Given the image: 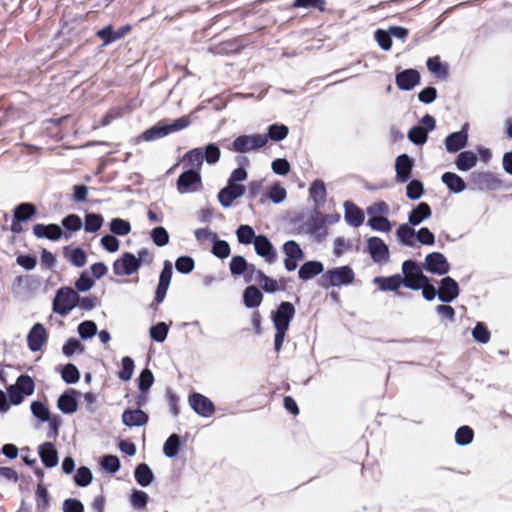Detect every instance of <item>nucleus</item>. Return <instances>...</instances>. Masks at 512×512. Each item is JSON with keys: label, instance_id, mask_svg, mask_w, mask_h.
<instances>
[{"label": "nucleus", "instance_id": "nucleus-43", "mask_svg": "<svg viewBox=\"0 0 512 512\" xmlns=\"http://www.w3.org/2000/svg\"><path fill=\"white\" fill-rule=\"evenodd\" d=\"M134 367V361L131 357H123L121 360V370L118 373V377L123 381L130 380L133 376Z\"/></svg>", "mask_w": 512, "mask_h": 512}, {"label": "nucleus", "instance_id": "nucleus-27", "mask_svg": "<svg viewBox=\"0 0 512 512\" xmlns=\"http://www.w3.org/2000/svg\"><path fill=\"white\" fill-rule=\"evenodd\" d=\"M431 214L430 206L427 203L422 202L411 211L408 217V222L410 225L417 226L425 219H428Z\"/></svg>", "mask_w": 512, "mask_h": 512}, {"label": "nucleus", "instance_id": "nucleus-22", "mask_svg": "<svg viewBox=\"0 0 512 512\" xmlns=\"http://www.w3.org/2000/svg\"><path fill=\"white\" fill-rule=\"evenodd\" d=\"M412 167L413 160L407 154L398 156L395 163L397 181L406 182L410 177Z\"/></svg>", "mask_w": 512, "mask_h": 512}, {"label": "nucleus", "instance_id": "nucleus-40", "mask_svg": "<svg viewBox=\"0 0 512 512\" xmlns=\"http://www.w3.org/2000/svg\"><path fill=\"white\" fill-rule=\"evenodd\" d=\"M236 236L241 244H254V240L257 237L253 228L249 225H240L236 230Z\"/></svg>", "mask_w": 512, "mask_h": 512}, {"label": "nucleus", "instance_id": "nucleus-12", "mask_svg": "<svg viewBox=\"0 0 512 512\" xmlns=\"http://www.w3.org/2000/svg\"><path fill=\"white\" fill-rule=\"evenodd\" d=\"M245 191L246 188L244 185L228 182L227 186L219 191L218 200L223 207L228 208L232 205L234 200L242 197Z\"/></svg>", "mask_w": 512, "mask_h": 512}, {"label": "nucleus", "instance_id": "nucleus-47", "mask_svg": "<svg viewBox=\"0 0 512 512\" xmlns=\"http://www.w3.org/2000/svg\"><path fill=\"white\" fill-rule=\"evenodd\" d=\"M427 67L438 78H445L447 75V68L441 63L439 57L429 58L427 60Z\"/></svg>", "mask_w": 512, "mask_h": 512}, {"label": "nucleus", "instance_id": "nucleus-9", "mask_svg": "<svg viewBox=\"0 0 512 512\" xmlns=\"http://www.w3.org/2000/svg\"><path fill=\"white\" fill-rule=\"evenodd\" d=\"M139 263L136 261V255L126 252L113 263V272L117 276L132 275L139 269Z\"/></svg>", "mask_w": 512, "mask_h": 512}, {"label": "nucleus", "instance_id": "nucleus-38", "mask_svg": "<svg viewBox=\"0 0 512 512\" xmlns=\"http://www.w3.org/2000/svg\"><path fill=\"white\" fill-rule=\"evenodd\" d=\"M169 135L167 131L166 124L164 123H158L157 125L151 127L150 129L146 130L142 134V139L145 141H152L155 139H159L162 137H165Z\"/></svg>", "mask_w": 512, "mask_h": 512}, {"label": "nucleus", "instance_id": "nucleus-20", "mask_svg": "<svg viewBox=\"0 0 512 512\" xmlns=\"http://www.w3.org/2000/svg\"><path fill=\"white\" fill-rule=\"evenodd\" d=\"M344 218L348 225L352 227H360L365 220V215L362 209H360L358 206H356L352 202H345L344 203Z\"/></svg>", "mask_w": 512, "mask_h": 512}, {"label": "nucleus", "instance_id": "nucleus-19", "mask_svg": "<svg viewBox=\"0 0 512 512\" xmlns=\"http://www.w3.org/2000/svg\"><path fill=\"white\" fill-rule=\"evenodd\" d=\"M459 295L457 282L451 277H445L441 280L438 297L443 302H451Z\"/></svg>", "mask_w": 512, "mask_h": 512}, {"label": "nucleus", "instance_id": "nucleus-50", "mask_svg": "<svg viewBox=\"0 0 512 512\" xmlns=\"http://www.w3.org/2000/svg\"><path fill=\"white\" fill-rule=\"evenodd\" d=\"M103 224V217L99 214L89 213L85 217V230L87 232L98 231Z\"/></svg>", "mask_w": 512, "mask_h": 512}, {"label": "nucleus", "instance_id": "nucleus-29", "mask_svg": "<svg viewBox=\"0 0 512 512\" xmlns=\"http://www.w3.org/2000/svg\"><path fill=\"white\" fill-rule=\"evenodd\" d=\"M323 264L319 261H308L304 263L298 272L299 278L302 280H309L314 276L323 272Z\"/></svg>", "mask_w": 512, "mask_h": 512}, {"label": "nucleus", "instance_id": "nucleus-37", "mask_svg": "<svg viewBox=\"0 0 512 512\" xmlns=\"http://www.w3.org/2000/svg\"><path fill=\"white\" fill-rule=\"evenodd\" d=\"M262 294L255 286H249L244 292V303L249 308L257 307L261 304Z\"/></svg>", "mask_w": 512, "mask_h": 512}, {"label": "nucleus", "instance_id": "nucleus-41", "mask_svg": "<svg viewBox=\"0 0 512 512\" xmlns=\"http://www.w3.org/2000/svg\"><path fill=\"white\" fill-rule=\"evenodd\" d=\"M368 225L372 230L387 233L392 229V224L385 216L370 217Z\"/></svg>", "mask_w": 512, "mask_h": 512}, {"label": "nucleus", "instance_id": "nucleus-63", "mask_svg": "<svg viewBox=\"0 0 512 512\" xmlns=\"http://www.w3.org/2000/svg\"><path fill=\"white\" fill-rule=\"evenodd\" d=\"M407 197L412 200L419 199L423 194V185L420 181L412 180L407 185L406 190Z\"/></svg>", "mask_w": 512, "mask_h": 512}, {"label": "nucleus", "instance_id": "nucleus-42", "mask_svg": "<svg viewBox=\"0 0 512 512\" xmlns=\"http://www.w3.org/2000/svg\"><path fill=\"white\" fill-rule=\"evenodd\" d=\"M35 214V207L30 203H22L15 208L14 218L17 221H26Z\"/></svg>", "mask_w": 512, "mask_h": 512}, {"label": "nucleus", "instance_id": "nucleus-3", "mask_svg": "<svg viewBox=\"0 0 512 512\" xmlns=\"http://www.w3.org/2000/svg\"><path fill=\"white\" fill-rule=\"evenodd\" d=\"M79 295L70 287H61L57 290L52 303L53 312L62 317L67 316L78 304Z\"/></svg>", "mask_w": 512, "mask_h": 512}, {"label": "nucleus", "instance_id": "nucleus-58", "mask_svg": "<svg viewBox=\"0 0 512 512\" xmlns=\"http://www.w3.org/2000/svg\"><path fill=\"white\" fill-rule=\"evenodd\" d=\"M168 334V326L164 322H160L150 328V336L157 342H163Z\"/></svg>", "mask_w": 512, "mask_h": 512}, {"label": "nucleus", "instance_id": "nucleus-36", "mask_svg": "<svg viewBox=\"0 0 512 512\" xmlns=\"http://www.w3.org/2000/svg\"><path fill=\"white\" fill-rule=\"evenodd\" d=\"M153 473L147 464H140L135 470V479L141 486H148L153 481Z\"/></svg>", "mask_w": 512, "mask_h": 512}, {"label": "nucleus", "instance_id": "nucleus-57", "mask_svg": "<svg viewBox=\"0 0 512 512\" xmlns=\"http://www.w3.org/2000/svg\"><path fill=\"white\" fill-rule=\"evenodd\" d=\"M408 138L417 145L424 144L427 140V131L420 126L413 127L408 133Z\"/></svg>", "mask_w": 512, "mask_h": 512}, {"label": "nucleus", "instance_id": "nucleus-18", "mask_svg": "<svg viewBox=\"0 0 512 512\" xmlns=\"http://www.w3.org/2000/svg\"><path fill=\"white\" fill-rule=\"evenodd\" d=\"M81 395L80 392L69 389L65 391L58 399V408L66 414H72L77 411V399Z\"/></svg>", "mask_w": 512, "mask_h": 512}, {"label": "nucleus", "instance_id": "nucleus-60", "mask_svg": "<svg viewBox=\"0 0 512 512\" xmlns=\"http://www.w3.org/2000/svg\"><path fill=\"white\" fill-rule=\"evenodd\" d=\"M153 242L157 246H165L169 242V235L165 228L156 227L151 232Z\"/></svg>", "mask_w": 512, "mask_h": 512}, {"label": "nucleus", "instance_id": "nucleus-45", "mask_svg": "<svg viewBox=\"0 0 512 512\" xmlns=\"http://www.w3.org/2000/svg\"><path fill=\"white\" fill-rule=\"evenodd\" d=\"M246 269L255 271L254 266H248L246 260L242 256H235L230 262V270L232 274L240 275L243 274Z\"/></svg>", "mask_w": 512, "mask_h": 512}, {"label": "nucleus", "instance_id": "nucleus-49", "mask_svg": "<svg viewBox=\"0 0 512 512\" xmlns=\"http://www.w3.org/2000/svg\"><path fill=\"white\" fill-rule=\"evenodd\" d=\"M267 196L273 203L279 204L285 200L287 192L280 184H275L269 188Z\"/></svg>", "mask_w": 512, "mask_h": 512}, {"label": "nucleus", "instance_id": "nucleus-33", "mask_svg": "<svg viewBox=\"0 0 512 512\" xmlns=\"http://www.w3.org/2000/svg\"><path fill=\"white\" fill-rule=\"evenodd\" d=\"M65 257L69 262L76 267H83L87 262V256L81 248H69L64 249Z\"/></svg>", "mask_w": 512, "mask_h": 512}, {"label": "nucleus", "instance_id": "nucleus-26", "mask_svg": "<svg viewBox=\"0 0 512 512\" xmlns=\"http://www.w3.org/2000/svg\"><path fill=\"white\" fill-rule=\"evenodd\" d=\"M39 455L47 467H54L58 464V453L50 442L43 443L39 447Z\"/></svg>", "mask_w": 512, "mask_h": 512}, {"label": "nucleus", "instance_id": "nucleus-2", "mask_svg": "<svg viewBox=\"0 0 512 512\" xmlns=\"http://www.w3.org/2000/svg\"><path fill=\"white\" fill-rule=\"evenodd\" d=\"M355 280V273L350 266H339L327 270L322 274L318 283L324 289L351 285Z\"/></svg>", "mask_w": 512, "mask_h": 512}, {"label": "nucleus", "instance_id": "nucleus-48", "mask_svg": "<svg viewBox=\"0 0 512 512\" xmlns=\"http://www.w3.org/2000/svg\"><path fill=\"white\" fill-rule=\"evenodd\" d=\"M110 230L117 235L124 236L131 231V226L128 221L115 218L110 222Z\"/></svg>", "mask_w": 512, "mask_h": 512}, {"label": "nucleus", "instance_id": "nucleus-5", "mask_svg": "<svg viewBox=\"0 0 512 512\" xmlns=\"http://www.w3.org/2000/svg\"><path fill=\"white\" fill-rule=\"evenodd\" d=\"M267 144L265 134L240 135L234 139L230 149L238 153H249L256 151Z\"/></svg>", "mask_w": 512, "mask_h": 512}, {"label": "nucleus", "instance_id": "nucleus-32", "mask_svg": "<svg viewBox=\"0 0 512 512\" xmlns=\"http://www.w3.org/2000/svg\"><path fill=\"white\" fill-rule=\"evenodd\" d=\"M396 236L406 246L413 247L415 245L416 232L409 224H401L396 231Z\"/></svg>", "mask_w": 512, "mask_h": 512}, {"label": "nucleus", "instance_id": "nucleus-55", "mask_svg": "<svg viewBox=\"0 0 512 512\" xmlns=\"http://www.w3.org/2000/svg\"><path fill=\"white\" fill-rule=\"evenodd\" d=\"M97 332V326L95 322L87 320L79 324L78 333L81 338L88 339L93 337Z\"/></svg>", "mask_w": 512, "mask_h": 512}, {"label": "nucleus", "instance_id": "nucleus-51", "mask_svg": "<svg viewBox=\"0 0 512 512\" xmlns=\"http://www.w3.org/2000/svg\"><path fill=\"white\" fill-rule=\"evenodd\" d=\"M473 430L469 426L460 427L455 434V441L458 445H467L473 440Z\"/></svg>", "mask_w": 512, "mask_h": 512}, {"label": "nucleus", "instance_id": "nucleus-25", "mask_svg": "<svg viewBox=\"0 0 512 512\" xmlns=\"http://www.w3.org/2000/svg\"><path fill=\"white\" fill-rule=\"evenodd\" d=\"M204 161V152L203 148H195L188 151L182 159L185 167L187 169H193L200 172L201 166Z\"/></svg>", "mask_w": 512, "mask_h": 512}, {"label": "nucleus", "instance_id": "nucleus-8", "mask_svg": "<svg viewBox=\"0 0 512 512\" xmlns=\"http://www.w3.org/2000/svg\"><path fill=\"white\" fill-rule=\"evenodd\" d=\"M367 249L375 263L386 264L389 260V248L379 237L373 236L367 240Z\"/></svg>", "mask_w": 512, "mask_h": 512}, {"label": "nucleus", "instance_id": "nucleus-46", "mask_svg": "<svg viewBox=\"0 0 512 512\" xmlns=\"http://www.w3.org/2000/svg\"><path fill=\"white\" fill-rule=\"evenodd\" d=\"M288 128L282 124H273L268 128L267 140L281 141L288 135Z\"/></svg>", "mask_w": 512, "mask_h": 512}, {"label": "nucleus", "instance_id": "nucleus-13", "mask_svg": "<svg viewBox=\"0 0 512 512\" xmlns=\"http://www.w3.org/2000/svg\"><path fill=\"white\" fill-rule=\"evenodd\" d=\"M468 142V124L465 123L460 131L449 134L445 139V147L449 153H455L464 148Z\"/></svg>", "mask_w": 512, "mask_h": 512}, {"label": "nucleus", "instance_id": "nucleus-14", "mask_svg": "<svg viewBox=\"0 0 512 512\" xmlns=\"http://www.w3.org/2000/svg\"><path fill=\"white\" fill-rule=\"evenodd\" d=\"M286 255L284 264L288 271H294L298 266V261L303 259V252L295 241H288L283 246Z\"/></svg>", "mask_w": 512, "mask_h": 512}, {"label": "nucleus", "instance_id": "nucleus-59", "mask_svg": "<svg viewBox=\"0 0 512 512\" xmlns=\"http://www.w3.org/2000/svg\"><path fill=\"white\" fill-rule=\"evenodd\" d=\"M204 152V160L208 164H215L219 161L221 152L218 146L215 144H208L205 149H203Z\"/></svg>", "mask_w": 512, "mask_h": 512}, {"label": "nucleus", "instance_id": "nucleus-54", "mask_svg": "<svg viewBox=\"0 0 512 512\" xmlns=\"http://www.w3.org/2000/svg\"><path fill=\"white\" fill-rule=\"evenodd\" d=\"M36 497H37V510L39 512H46V509L49 505V497L48 492L45 487L42 485H38L36 490Z\"/></svg>", "mask_w": 512, "mask_h": 512}, {"label": "nucleus", "instance_id": "nucleus-11", "mask_svg": "<svg viewBox=\"0 0 512 512\" xmlns=\"http://www.w3.org/2000/svg\"><path fill=\"white\" fill-rule=\"evenodd\" d=\"M424 268L430 273L444 275L450 270V265L443 254L433 252L426 256Z\"/></svg>", "mask_w": 512, "mask_h": 512}, {"label": "nucleus", "instance_id": "nucleus-23", "mask_svg": "<svg viewBox=\"0 0 512 512\" xmlns=\"http://www.w3.org/2000/svg\"><path fill=\"white\" fill-rule=\"evenodd\" d=\"M420 75L414 69H407L396 76V84L402 90H411L418 84Z\"/></svg>", "mask_w": 512, "mask_h": 512}, {"label": "nucleus", "instance_id": "nucleus-16", "mask_svg": "<svg viewBox=\"0 0 512 512\" xmlns=\"http://www.w3.org/2000/svg\"><path fill=\"white\" fill-rule=\"evenodd\" d=\"M254 248L256 253L263 257L266 262L274 263L277 259V253L266 236L258 235L254 240Z\"/></svg>", "mask_w": 512, "mask_h": 512}, {"label": "nucleus", "instance_id": "nucleus-56", "mask_svg": "<svg viewBox=\"0 0 512 512\" xmlns=\"http://www.w3.org/2000/svg\"><path fill=\"white\" fill-rule=\"evenodd\" d=\"M97 36L104 41V45L123 37V33H116L111 26H107L97 32Z\"/></svg>", "mask_w": 512, "mask_h": 512}, {"label": "nucleus", "instance_id": "nucleus-7", "mask_svg": "<svg viewBox=\"0 0 512 512\" xmlns=\"http://www.w3.org/2000/svg\"><path fill=\"white\" fill-rule=\"evenodd\" d=\"M202 189V178L200 172L187 169L177 180V191L180 194L194 193Z\"/></svg>", "mask_w": 512, "mask_h": 512}, {"label": "nucleus", "instance_id": "nucleus-4", "mask_svg": "<svg viewBox=\"0 0 512 512\" xmlns=\"http://www.w3.org/2000/svg\"><path fill=\"white\" fill-rule=\"evenodd\" d=\"M35 390V383L28 375H21L17 378L15 384L7 388L9 402L12 405H20L25 397L31 396Z\"/></svg>", "mask_w": 512, "mask_h": 512}, {"label": "nucleus", "instance_id": "nucleus-24", "mask_svg": "<svg viewBox=\"0 0 512 512\" xmlns=\"http://www.w3.org/2000/svg\"><path fill=\"white\" fill-rule=\"evenodd\" d=\"M473 179L480 190H494L501 186V181L490 172L474 174Z\"/></svg>", "mask_w": 512, "mask_h": 512}, {"label": "nucleus", "instance_id": "nucleus-44", "mask_svg": "<svg viewBox=\"0 0 512 512\" xmlns=\"http://www.w3.org/2000/svg\"><path fill=\"white\" fill-rule=\"evenodd\" d=\"M255 280L261 285L266 292L273 293L278 290V284L275 280L267 277L261 271H255Z\"/></svg>", "mask_w": 512, "mask_h": 512}, {"label": "nucleus", "instance_id": "nucleus-53", "mask_svg": "<svg viewBox=\"0 0 512 512\" xmlns=\"http://www.w3.org/2000/svg\"><path fill=\"white\" fill-rule=\"evenodd\" d=\"M74 481L78 486H88L92 481V472L85 466L80 467L74 476Z\"/></svg>", "mask_w": 512, "mask_h": 512}, {"label": "nucleus", "instance_id": "nucleus-35", "mask_svg": "<svg viewBox=\"0 0 512 512\" xmlns=\"http://www.w3.org/2000/svg\"><path fill=\"white\" fill-rule=\"evenodd\" d=\"M309 194L316 205L323 204L326 200V187L322 180H315L309 188Z\"/></svg>", "mask_w": 512, "mask_h": 512}, {"label": "nucleus", "instance_id": "nucleus-21", "mask_svg": "<svg viewBox=\"0 0 512 512\" xmlns=\"http://www.w3.org/2000/svg\"><path fill=\"white\" fill-rule=\"evenodd\" d=\"M33 233L38 238H47L52 241L59 240L63 235L61 227L57 224H36L33 227Z\"/></svg>", "mask_w": 512, "mask_h": 512}, {"label": "nucleus", "instance_id": "nucleus-39", "mask_svg": "<svg viewBox=\"0 0 512 512\" xmlns=\"http://www.w3.org/2000/svg\"><path fill=\"white\" fill-rule=\"evenodd\" d=\"M180 448V438L177 434H172L168 437L163 446V453L168 458H173L177 455Z\"/></svg>", "mask_w": 512, "mask_h": 512}, {"label": "nucleus", "instance_id": "nucleus-6", "mask_svg": "<svg viewBox=\"0 0 512 512\" xmlns=\"http://www.w3.org/2000/svg\"><path fill=\"white\" fill-rule=\"evenodd\" d=\"M402 271L404 274L403 284L407 288L418 290L427 282L428 277L422 273L420 267L414 261H405L402 265Z\"/></svg>", "mask_w": 512, "mask_h": 512}, {"label": "nucleus", "instance_id": "nucleus-15", "mask_svg": "<svg viewBox=\"0 0 512 512\" xmlns=\"http://www.w3.org/2000/svg\"><path fill=\"white\" fill-rule=\"evenodd\" d=\"M48 334L44 326L36 323L27 335L28 347L31 351H39L47 341Z\"/></svg>", "mask_w": 512, "mask_h": 512}, {"label": "nucleus", "instance_id": "nucleus-28", "mask_svg": "<svg viewBox=\"0 0 512 512\" xmlns=\"http://www.w3.org/2000/svg\"><path fill=\"white\" fill-rule=\"evenodd\" d=\"M148 420L147 415L142 410H126L122 415V422L126 426H141Z\"/></svg>", "mask_w": 512, "mask_h": 512}, {"label": "nucleus", "instance_id": "nucleus-52", "mask_svg": "<svg viewBox=\"0 0 512 512\" xmlns=\"http://www.w3.org/2000/svg\"><path fill=\"white\" fill-rule=\"evenodd\" d=\"M369 217H381L389 213V206L384 201H378L368 206L366 209Z\"/></svg>", "mask_w": 512, "mask_h": 512}, {"label": "nucleus", "instance_id": "nucleus-34", "mask_svg": "<svg viewBox=\"0 0 512 512\" xmlns=\"http://www.w3.org/2000/svg\"><path fill=\"white\" fill-rule=\"evenodd\" d=\"M374 282L379 285L383 291H394L403 284V279L400 275H393L390 277H376Z\"/></svg>", "mask_w": 512, "mask_h": 512}, {"label": "nucleus", "instance_id": "nucleus-62", "mask_svg": "<svg viewBox=\"0 0 512 512\" xmlns=\"http://www.w3.org/2000/svg\"><path fill=\"white\" fill-rule=\"evenodd\" d=\"M62 351H63L64 355L69 357L77 351L83 352L84 346L81 344V342L79 340H77L75 338H70L63 345Z\"/></svg>", "mask_w": 512, "mask_h": 512}, {"label": "nucleus", "instance_id": "nucleus-17", "mask_svg": "<svg viewBox=\"0 0 512 512\" xmlns=\"http://www.w3.org/2000/svg\"><path fill=\"white\" fill-rule=\"evenodd\" d=\"M189 403L193 410L203 416L209 417L214 413L213 403L205 396L199 393H194L189 397Z\"/></svg>", "mask_w": 512, "mask_h": 512}, {"label": "nucleus", "instance_id": "nucleus-64", "mask_svg": "<svg viewBox=\"0 0 512 512\" xmlns=\"http://www.w3.org/2000/svg\"><path fill=\"white\" fill-rule=\"evenodd\" d=\"M131 504L135 509H143L148 501V495L141 490H135L130 498Z\"/></svg>", "mask_w": 512, "mask_h": 512}, {"label": "nucleus", "instance_id": "nucleus-31", "mask_svg": "<svg viewBox=\"0 0 512 512\" xmlns=\"http://www.w3.org/2000/svg\"><path fill=\"white\" fill-rule=\"evenodd\" d=\"M442 182L454 193H460L464 191L466 187L464 180L459 175L452 172L444 173L442 175Z\"/></svg>", "mask_w": 512, "mask_h": 512}, {"label": "nucleus", "instance_id": "nucleus-61", "mask_svg": "<svg viewBox=\"0 0 512 512\" xmlns=\"http://www.w3.org/2000/svg\"><path fill=\"white\" fill-rule=\"evenodd\" d=\"M62 378L66 383H76L80 378V373L76 366L67 364L62 370Z\"/></svg>", "mask_w": 512, "mask_h": 512}, {"label": "nucleus", "instance_id": "nucleus-10", "mask_svg": "<svg viewBox=\"0 0 512 512\" xmlns=\"http://www.w3.org/2000/svg\"><path fill=\"white\" fill-rule=\"evenodd\" d=\"M31 413L35 418L41 422H47L50 430L52 429L55 433L58 426L60 425L59 417H51L49 408L41 401H33L30 404Z\"/></svg>", "mask_w": 512, "mask_h": 512}, {"label": "nucleus", "instance_id": "nucleus-1", "mask_svg": "<svg viewBox=\"0 0 512 512\" xmlns=\"http://www.w3.org/2000/svg\"><path fill=\"white\" fill-rule=\"evenodd\" d=\"M294 315L295 308L290 302H282L278 309L272 314V321L276 330L274 347L277 352L282 348L286 333Z\"/></svg>", "mask_w": 512, "mask_h": 512}, {"label": "nucleus", "instance_id": "nucleus-30", "mask_svg": "<svg viewBox=\"0 0 512 512\" xmlns=\"http://www.w3.org/2000/svg\"><path fill=\"white\" fill-rule=\"evenodd\" d=\"M478 161L477 155L472 151L461 152L455 161V165L460 171H468L476 166Z\"/></svg>", "mask_w": 512, "mask_h": 512}]
</instances>
